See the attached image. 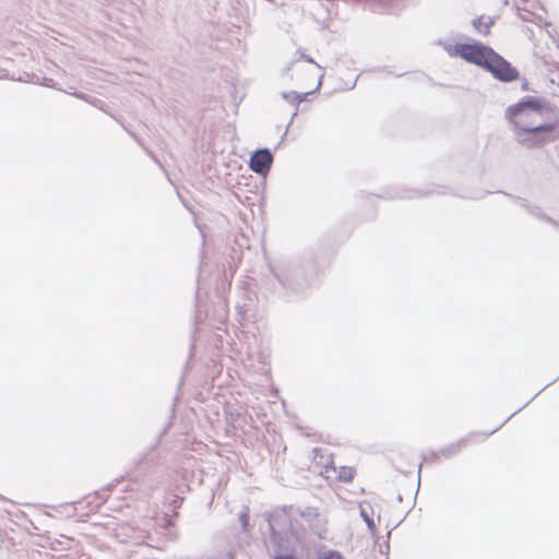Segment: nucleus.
Instances as JSON below:
<instances>
[{"instance_id": "2", "label": "nucleus", "mask_w": 559, "mask_h": 559, "mask_svg": "<svg viewBox=\"0 0 559 559\" xmlns=\"http://www.w3.org/2000/svg\"><path fill=\"white\" fill-rule=\"evenodd\" d=\"M451 57L481 67L489 71L493 78L502 82H512L519 79V71L492 48L479 44H457L448 48Z\"/></svg>"}, {"instance_id": "4", "label": "nucleus", "mask_w": 559, "mask_h": 559, "mask_svg": "<svg viewBox=\"0 0 559 559\" xmlns=\"http://www.w3.org/2000/svg\"><path fill=\"white\" fill-rule=\"evenodd\" d=\"M273 157L267 150H260L250 159V168L258 174L269 171Z\"/></svg>"}, {"instance_id": "6", "label": "nucleus", "mask_w": 559, "mask_h": 559, "mask_svg": "<svg viewBox=\"0 0 559 559\" xmlns=\"http://www.w3.org/2000/svg\"><path fill=\"white\" fill-rule=\"evenodd\" d=\"M356 476V469L353 466H341L335 479L340 483L349 484Z\"/></svg>"}, {"instance_id": "7", "label": "nucleus", "mask_w": 559, "mask_h": 559, "mask_svg": "<svg viewBox=\"0 0 559 559\" xmlns=\"http://www.w3.org/2000/svg\"><path fill=\"white\" fill-rule=\"evenodd\" d=\"M319 559H344V557L338 551L329 550L320 555Z\"/></svg>"}, {"instance_id": "3", "label": "nucleus", "mask_w": 559, "mask_h": 559, "mask_svg": "<svg viewBox=\"0 0 559 559\" xmlns=\"http://www.w3.org/2000/svg\"><path fill=\"white\" fill-rule=\"evenodd\" d=\"M556 131H523L518 132V142L527 147V148H534V147H542L545 144L549 143L550 141L556 140L559 138V133L555 134Z\"/></svg>"}, {"instance_id": "8", "label": "nucleus", "mask_w": 559, "mask_h": 559, "mask_svg": "<svg viewBox=\"0 0 559 559\" xmlns=\"http://www.w3.org/2000/svg\"><path fill=\"white\" fill-rule=\"evenodd\" d=\"M331 469H332L333 472H336V468H335V467H331ZM329 472H330V468H329V467H326V468H325L326 478H330Z\"/></svg>"}, {"instance_id": "5", "label": "nucleus", "mask_w": 559, "mask_h": 559, "mask_svg": "<svg viewBox=\"0 0 559 559\" xmlns=\"http://www.w3.org/2000/svg\"><path fill=\"white\" fill-rule=\"evenodd\" d=\"M493 23L492 17L481 15L474 20L473 25L479 34L488 35Z\"/></svg>"}, {"instance_id": "1", "label": "nucleus", "mask_w": 559, "mask_h": 559, "mask_svg": "<svg viewBox=\"0 0 559 559\" xmlns=\"http://www.w3.org/2000/svg\"><path fill=\"white\" fill-rule=\"evenodd\" d=\"M506 120L515 133L523 131H557L559 110L536 97H526L507 107Z\"/></svg>"}]
</instances>
